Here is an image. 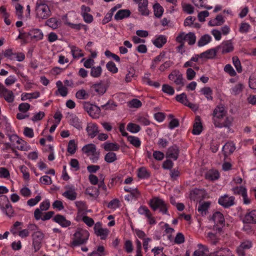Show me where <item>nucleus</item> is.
Listing matches in <instances>:
<instances>
[{
    "mask_svg": "<svg viewBox=\"0 0 256 256\" xmlns=\"http://www.w3.org/2000/svg\"><path fill=\"white\" fill-rule=\"evenodd\" d=\"M253 246L252 240H243L236 248V253L238 256H246L248 250H250Z\"/></svg>",
    "mask_w": 256,
    "mask_h": 256,
    "instance_id": "7",
    "label": "nucleus"
},
{
    "mask_svg": "<svg viewBox=\"0 0 256 256\" xmlns=\"http://www.w3.org/2000/svg\"><path fill=\"white\" fill-rule=\"evenodd\" d=\"M86 130L90 137L94 138L98 134V128L96 124L94 123H88L87 125Z\"/></svg>",
    "mask_w": 256,
    "mask_h": 256,
    "instance_id": "19",
    "label": "nucleus"
},
{
    "mask_svg": "<svg viewBox=\"0 0 256 256\" xmlns=\"http://www.w3.org/2000/svg\"><path fill=\"white\" fill-rule=\"evenodd\" d=\"M46 24L52 28L56 29L60 26V22L56 18H52L47 20Z\"/></svg>",
    "mask_w": 256,
    "mask_h": 256,
    "instance_id": "37",
    "label": "nucleus"
},
{
    "mask_svg": "<svg viewBox=\"0 0 256 256\" xmlns=\"http://www.w3.org/2000/svg\"><path fill=\"white\" fill-rule=\"evenodd\" d=\"M108 234V230L107 228H104L99 230L98 231V232L96 234L100 236L102 240H104L107 238Z\"/></svg>",
    "mask_w": 256,
    "mask_h": 256,
    "instance_id": "57",
    "label": "nucleus"
},
{
    "mask_svg": "<svg viewBox=\"0 0 256 256\" xmlns=\"http://www.w3.org/2000/svg\"><path fill=\"white\" fill-rule=\"evenodd\" d=\"M28 34L31 39L36 40H40L43 38V33L41 30L39 29H34L28 32Z\"/></svg>",
    "mask_w": 256,
    "mask_h": 256,
    "instance_id": "26",
    "label": "nucleus"
},
{
    "mask_svg": "<svg viewBox=\"0 0 256 256\" xmlns=\"http://www.w3.org/2000/svg\"><path fill=\"white\" fill-rule=\"evenodd\" d=\"M212 40V36L208 34H205L202 36L198 42L197 45L198 47L204 46L210 43Z\"/></svg>",
    "mask_w": 256,
    "mask_h": 256,
    "instance_id": "29",
    "label": "nucleus"
},
{
    "mask_svg": "<svg viewBox=\"0 0 256 256\" xmlns=\"http://www.w3.org/2000/svg\"><path fill=\"white\" fill-rule=\"evenodd\" d=\"M126 129L130 132L136 134L140 131V127L137 124L130 122L127 125Z\"/></svg>",
    "mask_w": 256,
    "mask_h": 256,
    "instance_id": "44",
    "label": "nucleus"
},
{
    "mask_svg": "<svg viewBox=\"0 0 256 256\" xmlns=\"http://www.w3.org/2000/svg\"><path fill=\"white\" fill-rule=\"evenodd\" d=\"M0 96L3 97L8 103L12 102L14 100V96L13 92L5 88L1 84H0Z\"/></svg>",
    "mask_w": 256,
    "mask_h": 256,
    "instance_id": "9",
    "label": "nucleus"
},
{
    "mask_svg": "<svg viewBox=\"0 0 256 256\" xmlns=\"http://www.w3.org/2000/svg\"><path fill=\"white\" fill-rule=\"evenodd\" d=\"M213 121L214 126L218 128H229L232 121V118L227 116V111L222 104L217 106L213 112Z\"/></svg>",
    "mask_w": 256,
    "mask_h": 256,
    "instance_id": "1",
    "label": "nucleus"
},
{
    "mask_svg": "<svg viewBox=\"0 0 256 256\" xmlns=\"http://www.w3.org/2000/svg\"><path fill=\"white\" fill-rule=\"evenodd\" d=\"M102 73V68L100 66H94L92 68L90 75L93 78H99Z\"/></svg>",
    "mask_w": 256,
    "mask_h": 256,
    "instance_id": "39",
    "label": "nucleus"
},
{
    "mask_svg": "<svg viewBox=\"0 0 256 256\" xmlns=\"http://www.w3.org/2000/svg\"><path fill=\"white\" fill-rule=\"evenodd\" d=\"M39 92H36L32 93H26L22 94V100H25L27 99L37 98L40 97Z\"/></svg>",
    "mask_w": 256,
    "mask_h": 256,
    "instance_id": "45",
    "label": "nucleus"
},
{
    "mask_svg": "<svg viewBox=\"0 0 256 256\" xmlns=\"http://www.w3.org/2000/svg\"><path fill=\"white\" fill-rule=\"evenodd\" d=\"M202 126L200 116H196L193 126L192 133L194 135H199L202 132Z\"/></svg>",
    "mask_w": 256,
    "mask_h": 256,
    "instance_id": "20",
    "label": "nucleus"
},
{
    "mask_svg": "<svg viewBox=\"0 0 256 256\" xmlns=\"http://www.w3.org/2000/svg\"><path fill=\"white\" fill-rule=\"evenodd\" d=\"M77 146L75 143V141L74 140H70L68 146V152L70 154H74L76 150Z\"/></svg>",
    "mask_w": 256,
    "mask_h": 256,
    "instance_id": "48",
    "label": "nucleus"
},
{
    "mask_svg": "<svg viewBox=\"0 0 256 256\" xmlns=\"http://www.w3.org/2000/svg\"><path fill=\"white\" fill-rule=\"evenodd\" d=\"M219 52L217 46L214 48H212L206 50V51L200 54V58H205L206 59H212L216 55L217 53Z\"/></svg>",
    "mask_w": 256,
    "mask_h": 256,
    "instance_id": "18",
    "label": "nucleus"
},
{
    "mask_svg": "<svg viewBox=\"0 0 256 256\" xmlns=\"http://www.w3.org/2000/svg\"><path fill=\"white\" fill-rule=\"evenodd\" d=\"M176 100L178 102L184 104L185 105H186V102L188 101L186 95L185 93H182V94L176 95Z\"/></svg>",
    "mask_w": 256,
    "mask_h": 256,
    "instance_id": "64",
    "label": "nucleus"
},
{
    "mask_svg": "<svg viewBox=\"0 0 256 256\" xmlns=\"http://www.w3.org/2000/svg\"><path fill=\"white\" fill-rule=\"evenodd\" d=\"M221 232L214 230L213 228L212 230L208 234V238L212 244H216L220 240L218 234Z\"/></svg>",
    "mask_w": 256,
    "mask_h": 256,
    "instance_id": "23",
    "label": "nucleus"
},
{
    "mask_svg": "<svg viewBox=\"0 0 256 256\" xmlns=\"http://www.w3.org/2000/svg\"><path fill=\"white\" fill-rule=\"evenodd\" d=\"M131 12L128 10H120L118 11L114 16V19L116 20H121L130 16Z\"/></svg>",
    "mask_w": 256,
    "mask_h": 256,
    "instance_id": "27",
    "label": "nucleus"
},
{
    "mask_svg": "<svg viewBox=\"0 0 256 256\" xmlns=\"http://www.w3.org/2000/svg\"><path fill=\"white\" fill-rule=\"evenodd\" d=\"M138 212L139 214L144 215L146 217L151 212L150 210L145 206H141L138 208Z\"/></svg>",
    "mask_w": 256,
    "mask_h": 256,
    "instance_id": "61",
    "label": "nucleus"
},
{
    "mask_svg": "<svg viewBox=\"0 0 256 256\" xmlns=\"http://www.w3.org/2000/svg\"><path fill=\"white\" fill-rule=\"evenodd\" d=\"M70 124L77 129L82 128V122L80 119L75 115L72 116L70 119Z\"/></svg>",
    "mask_w": 256,
    "mask_h": 256,
    "instance_id": "41",
    "label": "nucleus"
},
{
    "mask_svg": "<svg viewBox=\"0 0 256 256\" xmlns=\"http://www.w3.org/2000/svg\"><path fill=\"white\" fill-rule=\"evenodd\" d=\"M219 52L222 54L228 53L234 50V46L231 40L223 42L220 45L217 46Z\"/></svg>",
    "mask_w": 256,
    "mask_h": 256,
    "instance_id": "11",
    "label": "nucleus"
},
{
    "mask_svg": "<svg viewBox=\"0 0 256 256\" xmlns=\"http://www.w3.org/2000/svg\"><path fill=\"white\" fill-rule=\"evenodd\" d=\"M137 122L145 126H148L150 124V121L148 116H139L137 118Z\"/></svg>",
    "mask_w": 256,
    "mask_h": 256,
    "instance_id": "53",
    "label": "nucleus"
},
{
    "mask_svg": "<svg viewBox=\"0 0 256 256\" xmlns=\"http://www.w3.org/2000/svg\"><path fill=\"white\" fill-rule=\"evenodd\" d=\"M233 194L236 195L242 196L244 192L247 190L246 188L243 186H236L232 188Z\"/></svg>",
    "mask_w": 256,
    "mask_h": 256,
    "instance_id": "55",
    "label": "nucleus"
},
{
    "mask_svg": "<svg viewBox=\"0 0 256 256\" xmlns=\"http://www.w3.org/2000/svg\"><path fill=\"white\" fill-rule=\"evenodd\" d=\"M89 236L90 234L88 230L80 228H77L74 234L70 246L74 248L77 246L86 244Z\"/></svg>",
    "mask_w": 256,
    "mask_h": 256,
    "instance_id": "3",
    "label": "nucleus"
},
{
    "mask_svg": "<svg viewBox=\"0 0 256 256\" xmlns=\"http://www.w3.org/2000/svg\"><path fill=\"white\" fill-rule=\"evenodd\" d=\"M235 198L227 194L221 196L218 199V204L224 208H228L235 204Z\"/></svg>",
    "mask_w": 256,
    "mask_h": 256,
    "instance_id": "8",
    "label": "nucleus"
},
{
    "mask_svg": "<svg viewBox=\"0 0 256 256\" xmlns=\"http://www.w3.org/2000/svg\"><path fill=\"white\" fill-rule=\"evenodd\" d=\"M84 108L91 116H94V114H98L100 110L99 107L88 102L84 104Z\"/></svg>",
    "mask_w": 256,
    "mask_h": 256,
    "instance_id": "21",
    "label": "nucleus"
},
{
    "mask_svg": "<svg viewBox=\"0 0 256 256\" xmlns=\"http://www.w3.org/2000/svg\"><path fill=\"white\" fill-rule=\"evenodd\" d=\"M224 22V20L222 15H218L215 18L210 20L208 22V25L210 26H220Z\"/></svg>",
    "mask_w": 256,
    "mask_h": 256,
    "instance_id": "35",
    "label": "nucleus"
},
{
    "mask_svg": "<svg viewBox=\"0 0 256 256\" xmlns=\"http://www.w3.org/2000/svg\"><path fill=\"white\" fill-rule=\"evenodd\" d=\"M154 16L158 18H160L163 14L164 9L160 4L156 2L153 5Z\"/></svg>",
    "mask_w": 256,
    "mask_h": 256,
    "instance_id": "34",
    "label": "nucleus"
},
{
    "mask_svg": "<svg viewBox=\"0 0 256 256\" xmlns=\"http://www.w3.org/2000/svg\"><path fill=\"white\" fill-rule=\"evenodd\" d=\"M167 38L165 36L159 35L154 40L153 44L158 48H161L166 42Z\"/></svg>",
    "mask_w": 256,
    "mask_h": 256,
    "instance_id": "25",
    "label": "nucleus"
},
{
    "mask_svg": "<svg viewBox=\"0 0 256 256\" xmlns=\"http://www.w3.org/2000/svg\"><path fill=\"white\" fill-rule=\"evenodd\" d=\"M232 62L238 72V73L241 72L242 71L241 64L240 60L237 56H234L232 58Z\"/></svg>",
    "mask_w": 256,
    "mask_h": 256,
    "instance_id": "58",
    "label": "nucleus"
},
{
    "mask_svg": "<svg viewBox=\"0 0 256 256\" xmlns=\"http://www.w3.org/2000/svg\"><path fill=\"white\" fill-rule=\"evenodd\" d=\"M106 68L108 71L112 74H116L118 72V68L112 61L108 62L106 64Z\"/></svg>",
    "mask_w": 256,
    "mask_h": 256,
    "instance_id": "50",
    "label": "nucleus"
},
{
    "mask_svg": "<svg viewBox=\"0 0 256 256\" xmlns=\"http://www.w3.org/2000/svg\"><path fill=\"white\" fill-rule=\"evenodd\" d=\"M148 204L154 211L158 210L162 214L168 215L169 204L158 196L152 197L148 202Z\"/></svg>",
    "mask_w": 256,
    "mask_h": 256,
    "instance_id": "2",
    "label": "nucleus"
},
{
    "mask_svg": "<svg viewBox=\"0 0 256 256\" xmlns=\"http://www.w3.org/2000/svg\"><path fill=\"white\" fill-rule=\"evenodd\" d=\"M128 140L130 142V144H131L136 148H138L140 147L141 145V141L140 139L136 137L135 136H128Z\"/></svg>",
    "mask_w": 256,
    "mask_h": 256,
    "instance_id": "40",
    "label": "nucleus"
},
{
    "mask_svg": "<svg viewBox=\"0 0 256 256\" xmlns=\"http://www.w3.org/2000/svg\"><path fill=\"white\" fill-rule=\"evenodd\" d=\"M20 170L23 174V178L25 180H28L30 179V174L28 172V168L22 165L20 167Z\"/></svg>",
    "mask_w": 256,
    "mask_h": 256,
    "instance_id": "62",
    "label": "nucleus"
},
{
    "mask_svg": "<svg viewBox=\"0 0 256 256\" xmlns=\"http://www.w3.org/2000/svg\"><path fill=\"white\" fill-rule=\"evenodd\" d=\"M162 90L164 92L170 96H172L174 94V88L168 84H164L162 86Z\"/></svg>",
    "mask_w": 256,
    "mask_h": 256,
    "instance_id": "52",
    "label": "nucleus"
},
{
    "mask_svg": "<svg viewBox=\"0 0 256 256\" xmlns=\"http://www.w3.org/2000/svg\"><path fill=\"white\" fill-rule=\"evenodd\" d=\"M137 176L139 178L146 180L150 176V172L146 167L142 166L138 168Z\"/></svg>",
    "mask_w": 256,
    "mask_h": 256,
    "instance_id": "24",
    "label": "nucleus"
},
{
    "mask_svg": "<svg viewBox=\"0 0 256 256\" xmlns=\"http://www.w3.org/2000/svg\"><path fill=\"white\" fill-rule=\"evenodd\" d=\"M104 148L106 151H117L119 150L120 146L116 143L106 142L104 144Z\"/></svg>",
    "mask_w": 256,
    "mask_h": 256,
    "instance_id": "38",
    "label": "nucleus"
},
{
    "mask_svg": "<svg viewBox=\"0 0 256 256\" xmlns=\"http://www.w3.org/2000/svg\"><path fill=\"white\" fill-rule=\"evenodd\" d=\"M179 152L180 150L178 146L176 145H173L168 149L166 153V157L176 160L178 157Z\"/></svg>",
    "mask_w": 256,
    "mask_h": 256,
    "instance_id": "12",
    "label": "nucleus"
},
{
    "mask_svg": "<svg viewBox=\"0 0 256 256\" xmlns=\"http://www.w3.org/2000/svg\"><path fill=\"white\" fill-rule=\"evenodd\" d=\"M243 222L246 224L256 223V210H250L245 214Z\"/></svg>",
    "mask_w": 256,
    "mask_h": 256,
    "instance_id": "13",
    "label": "nucleus"
},
{
    "mask_svg": "<svg viewBox=\"0 0 256 256\" xmlns=\"http://www.w3.org/2000/svg\"><path fill=\"white\" fill-rule=\"evenodd\" d=\"M210 205V202L208 201L200 202L198 208V211L202 216L206 215L208 209Z\"/></svg>",
    "mask_w": 256,
    "mask_h": 256,
    "instance_id": "22",
    "label": "nucleus"
},
{
    "mask_svg": "<svg viewBox=\"0 0 256 256\" xmlns=\"http://www.w3.org/2000/svg\"><path fill=\"white\" fill-rule=\"evenodd\" d=\"M124 248L127 253H131L134 250L132 242L129 240H126Z\"/></svg>",
    "mask_w": 256,
    "mask_h": 256,
    "instance_id": "60",
    "label": "nucleus"
},
{
    "mask_svg": "<svg viewBox=\"0 0 256 256\" xmlns=\"http://www.w3.org/2000/svg\"><path fill=\"white\" fill-rule=\"evenodd\" d=\"M164 248L156 246L152 250V252L154 254V256H167L163 253Z\"/></svg>",
    "mask_w": 256,
    "mask_h": 256,
    "instance_id": "59",
    "label": "nucleus"
},
{
    "mask_svg": "<svg viewBox=\"0 0 256 256\" xmlns=\"http://www.w3.org/2000/svg\"><path fill=\"white\" fill-rule=\"evenodd\" d=\"M66 25L72 29H74L76 30H79L82 28L86 30V26L82 24H74L70 22H67Z\"/></svg>",
    "mask_w": 256,
    "mask_h": 256,
    "instance_id": "54",
    "label": "nucleus"
},
{
    "mask_svg": "<svg viewBox=\"0 0 256 256\" xmlns=\"http://www.w3.org/2000/svg\"><path fill=\"white\" fill-rule=\"evenodd\" d=\"M202 91L208 100H212V92L210 87H205L202 90Z\"/></svg>",
    "mask_w": 256,
    "mask_h": 256,
    "instance_id": "56",
    "label": "nucleus"
},
{
    "mask_svg": "<svg viewBox=\"0 0 256 256\" xmlns=\"http://www.w3.org/2000/svg\"><path fill=\"white\" fill-rule=\"evenodd\" d=\"M0 198H3L4 200L7 202V204H6L5 206L2 207V210L8 216H12L14 214V210L12 206L9 202L8 198L6 196L3 195L0 196Z\"/></svg>",
    "mask_w": 256,
    "mask_h": 256,
    "instance_id": "17",
    "label": "nucleus"
},
{
    "mask_svg": "<svg viewBox=\"0 0 256 256\" xmlns=\"http://www.w3.org/2000/svg\"><path fill=\"white\" fill-rule=\"evenodd\" d=\"M138 4V10L141 15L148 16L150 10L148 9V0H142L137 3Z\"/></svg>",
    "mask_w": 256,
    "mask_h": 256,
    "instance_id": "15",
    "label": "nucleus"
},
{
    "mask_svg": "<svg viewBox=\"0 0 256 256\" xmlns=\"http://www.w3.org/2000/svg\"><path fill=\"white\" fill-rule=\"evenodd\" d=\"M220 177V174L216 170H210L208 171L206 174L205 178L206 180L211 181H214L218 180Z\"/></svg>",
    "mask_w": 256,
    "mask_h": 256,
    "instance_id": "28",
    "label": "nucleus"
},
{
    "mask_svg": "<svg viewBox=\"0 0 256 256\" xmlns=\"http://www.w3.org/2000/svg\"><path fill=\"white\" fill-rule=\"evenodd\" d=\"M52 220L63 228H67L71 224L70 220H67L64 216L60 214L55 216Z\"/></svg>",
    "mask_w": 256,
    "mask_h": 256,
    "instance_id": "16",
    "label": "nucleus"
},
{
    "mask_svg": "<svg viewBox=\"0 0 256 256\" xmlns=\"http://www.w3.org/2000/svg\"><path fill=\"white\" fill-rule=\"evenodd\" d=\"M82 151L86 154L95 153L96 151V146L94 144H88L85 145L82 148Z\"/></svg>",
    "mask_w": 256,
    "mask_h": 256,
    "instance_id": "46",
    "label": "nucleus"
},
{
    "mask_svg": "<svg viewBox=\"0 0 256 256\" xmlns=\"http://www.w3.org/2000/svg\"><path fill=\"white\" fill-rule=\"evenodd\" d=\"M92 88L99 94H103L106 90V86L105 84L102 82L93 84Z\"/></svg>",
    "mask_w": 256,
    "mask_h": 256,
    "instance_id": "32",
    "label": "nucleus"
},
{
    "mask_svg": "<svg viewBox=\"0 0 256 256\" xmlns=\"http://www.w3.org/2000/svg\"><path fill=\"white\" fill-rule=\"evenodd\" d=\"M176 41L181 44L182 46L185 41L188 42L190 46L193 45L196 42V36L194 32H190L187 34L180 32L176 38Z\"/></svg>",
    "mask_w": 256,
    "mask_h": 256,
    "instance_id": "5",
    "label": "nucleus"
},
{
    "mask_svg": "<svg viewBox=\"0 0 256 256\" xmlns=\"http://www.w3.org/2000/svg\"><path fill=\"white\" fill-rule=\"evenodd\" d=\"M224 70L231 76H234L236 74V71L230 64H227L225 66Z\"/></svg>",
    "mask_w": 256,
    "mask_h": 256,
    "instance_id": "63",
    "label": "nucleus"
},
{
    "mask_svg": "<svg viewBox=\"0 0 256 256\" xmlns=\"http://www.w3.org/2000/svg\"><path fill=\"white\" fill-rule=\"evenodd\" d=\"M76 98L80 100H86L89 97V94L84 90H78L76 94Z\"/></svg>",
    "mask_w": 256,
    "mask_h": 256,
    "instance_id": "51",
    "label": "nucleus"
},
{
    "mask_svg": "<svg viewBox=\"0 0 256 256\" xmlns=\"http://www.w3.org/2000/svg\"><path fill=\"white\" fill-rule=\"evenodd\" d=\"M197 246L198 250H196L194 252L193 256H204L205 252H208V248L201 244H198Z\"/></svg>",
    "mask_w": 256,
    "mask_h": 256,
    "instance_id": "31",
    "label": "nucleus"
},
{
    "mask_svg": "<svg viewBox=\"0 0 256 256\" xmlns=\"http://www.w3.org/2000/svg\"><path fill=\"white\" fill-rule=\"evenodd\" d=\"M235 149L234 144L232 142H228L222 147V150L225 153L232 154Z\"/></svg>",
    "mask_w": 256,
    "mask_h": 256,
    "instance_id": "42",
    "label": "nucleus"
},
{
    "mask_svg": "<svg viewBox=\"0 0 256 256\" xmlns=\"http://www.w3.org/2000/svg\"><path fill=\"white\" fill-rule=\"evenodd\" d=\"M117 160L116 155L113 152H108L104 156V160L108 163H112Z\"/></svg>",
    "mask_w": 256,
    "mask_h": 256,
    "instance_id": "47",
    "label": "nucleus"
},
{
    "mask_svg": "<svg viewBox=\"0 0 256 256\" xmlns=\"http://www.w3.org/2000/svg\"><path fill=\"white\" fill-rule=\"evenodd\" d=\"M66 191L62 195L66 198L74 200L76 198L77 193L76 192V188L72 184H67L64 186Z\"/></svg>",
    "mask_w": 256,
    "mask_h": 256,
    "instance_id": "10",
    "label": "nucleus"
},
{
    "mask_svg": "<svg viewBox=\"0 0 256 256\" xmlns=\"http://www.w3.org/2000/svg\"><path fill=\"white\" fill-rule=\"evenodd\" d=\"M36 16L39 18L46 19L51 14L48 6L44 2V0H38L36 9Z\"/></svg>",
    "mask_w": 256,
    "mask_h": 256,
    "instance_id": "4",
    "label": "nucleus"
},
{
    "mask_svg": "<svg viewBox=\"0 0 256 256\" xmlns=\"http://www.w3.org/2000/svg\"><path fill=\"white\" fill-rule=\"evenodd\" d=\"M211 254L212 256H234L228 248H221L220 250Z\"/></svg>",
    "mask_w": 256,
    "mask_h": 256,
    "instance_id": "30",
    "label": "nucleus"
},
{
    "mask_svg": "<svg viewBox=\"0 0 256 256\" xmlns=\"http://www.w3.org/2000/svg\"><path fill=\"white\" fill-rule=\"evenodd\" d=\"M212 219L214 222V230L218 232H222V228L225 226V220L222 214L220 212L214 213Z\"/></svg>",
    "mask_w": 256,
    "mask_h": 256,
    "instance_id": "6",
    "label": "nucleus"
},
{
    "mask_svg": "<svg viewBox=\"0 0 256 256\" xmlns=\"http://www.w3.org/2000/svg\"><path fill=\"white\" fill-rule=\"evenodd\" d=\"M244 88V86L242 84H238L230 89V93L233 95H238L242 92Z\"/></svg>",
    "mask_w": 256,
    "mask_h": 256,
    "instance_id": "43",
    "label": "nucleus"
},
{
    "mask_svg": "<svg viewBox=\"0 0 256 256\" xmlns=\"http://www.w3.org/2000/svg\"><path fill=\"white\" fill-rule=\"evenodd\" d=\"M168 78L174 81L176 85L183 86V78L182 74L179 72L174 70L168 76Z\"/></svg>",
    "mask_w": 256,
    "mask_h": 256,
    "instance_id": "14",
    "label": "nucleus"
},
{
    "mask_svg": "<svg viewBox=\"0 0 256 256\" xmlns=\"http://www.w3.org/2000/svg\"><path fill=\"white\" fill-rule=\"evenodd\" d=\"M116 106V102L110 100L106 104L101 106V108L105 110H114Z\"/></svg>",
    "mask_w": 256,
    "mask_h": 256,
    "instance_id": "49",
    "label": "nucleus"
},
{
    "mask_svg": "<svg viewBox=\"0 0 256 256\" xmlns=\"http://www.w3.org/2000/svg\"><path fill=\"white\" fill-rule=\"evenodd\" d=\"M69 48H70L71 53L74 58L78 59L84 56L82 50L78 47L75 46H69Z\"/></svg>",
    "mask_w": 256,
    "mask_h": 256,
    "instance_id": "33",
    "label": "nucleus"
},
{
    "mask_svg": "<svg viewBox=\"0 0 256 256\" xmlns=\"http://www.w3.org/2000/svg\"><path fill=\"white\" fill-rule=\"evenodd\" d=\"M106 252L102 246H98L96 248L90 253L88 256H105Z\"/></svg>",
    "mask_w": 256,
    "mask_h": 256,
    "instance_id": "36",
    "label": "nucleus"
}]
</instances>
